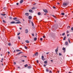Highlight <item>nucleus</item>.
<instances>
[{
  "mask_svg": "<svg viewBox=\"0 0 73 73\" xmlns=\"http://www.w3.org/2000/svg\"><path fill=\"white\" fill-rule=\"evenodd\" d=\"M49 52L46 53V54H49Z\"/></svg>",
  "mask_w": 73,
  "mask_h": 73,
  "instance_id": "nucleus-40",
  "label": "nucleus"
},
{
  "mask_svg": "<svg viewBox=\"0 0 73 73\" xmlns=\"http://www.w3.org/2000/svg\"><path fill=\"white\" fill-rule=\"evenodd\" d=\"M62 50H64V52H65V47H63L62 48Z\"/></svg>",
  "mask_w": 73,
  "mask_h": 73,
  "instance_id": "nucleus-7",
  "label": "nucleus"
},
{
  "mask_svg": "<svg viewBox=\"0 0 73 73\" xmlns=\"http://www.w3.org/2000/svg\"><path fill=\"white\" fill-rule=\"evenodd\" d=\"M1 15H2V16H5V15H6V14H1Z\"/></svg>",
  "mask_w": 73,
  "mask_h": 73,
  "instance_id": "nucleus-12",
  "label": "nucleus"
},
{
  "mask_svg": "<svg viewBox=\"0 0 73 73\" xmlns=\"http://www.w3.org/2000/svg\"><path fill=\"white\" fill-rule=\"evenodd\" d=\"M55 51L56 52H57L58 51V48H57L56 49Z\"/></svg>",
  "mask_w": 73,
  "mask_h": 73,
  "instance_id": "nucleus-14",
  "label": "nucleus"
},
{
  "mask_svg": "<svg viewBox=\"0 0 73 73\" xmlns=\"http://www.w3.org/2000/svg\"><path fill=\"white\" fill-rule=\"evenodd\" d=\"M3 9H5V7H3Z\"/></svg>",
  "mask_w": 73,
  "mask_h": 73,
  "instance_id": "nucleus-51",
  "label": "nucleus"
},
{
  "mask_svg": "<svg viewBox=\"0 0 73 73\" xmlns=\"http://www.w3.org/2000/svg\"><path fill=\"white\" fill-rule=\"evenodd\" d=\"M29 19H32V17L31 16H29Z\"/></svg>",
  "mask_w": 73,
  "mask_h": 73,
  "instance_id": "nucleus-16",
  "label": "nucleus"
},
{
  "mask_svg": "<svg viewBox=\"0 0 73 73\" xmlns=\"http://www.w3.org/2000/svg\"><path fill=\"white\" fill-rule=\"evenodd\" d=\"M18 38L19 39V40L20 39V37L19 36H18Z\"/></svg>",
  "mask_w": 73,
  "mask_h": 73,
  "instance_id": "nucleus-41",
  "label": "nucleus"
},
{
  "mask_svg": "<svg viewBox=\"0 0 73 73\" xmlns=\"http://www.w3.org/2000/svg\"><path fill=\"white\" fill-rule=\"evenodd\" d=\"M32 9H35V7H33L32 8Z\"/></svg>",
  "mask_w": 73,
  "mask_h": 73,
  "instance_id": "nucleus-35",
  "label": "nucleus"
},
{
  "mask_svg": "<svg viewBox=\"0 0 73 73\" xmlns=\"http://www.w3.org/2000/svg\"><path fill=\"white\" fill-rule=\"evenodd\" d=\"M32 36H34V34H32Z\"/></svg>",
  "mask_w": 73,
  "mask_h": 73,
  "instance_id": "nucleus-46",
  "label": "nucleus"
},
{
  "mask_svg": "<svg viewBox=\"0 0 73 73\" xmlns=\"http://www.w3.org/2000/svg\"><path fill=\"white\" fill-rule=\"evenodd\" d=\"M52 16H53V17H54V15H52Z\"/></svg>",
  "mask_w": 73,
  "mask_h": 73,
  "instance_id": "nucleus-58",
  "label": "nucleus"
},
{
  "mask_svg": "<svg viewBox=\"0 0 73 73\" xmlns=\"http://www.w3.org/2000/svg\"><path fill=\"white\" fill-rule=\"evenodd\" d=\"M68 41H69V43H70V39L68 38Z\"/></svg>",
  "mask_w": 73,
  "mask_h": 73,
  "instance_id": "nucleus-31",
  "label": "nucleus"
},
{
  "mask_svg": "<svg viewBox=\"0 0 73 73\" xmlns=\"http://www.w3.org/2000/svg\"><path fill=\"white\" fill-rule=\"evenodd\" d=\"M25 42L26 43H29V41L28 40H26L25 41Z\"/></svg>",
  "mask_w": 73,
  "mask_h": 73,
  "instance_id": "nucleus-9",
  "label": "nucleus"
},
{
  "mask_svg": "<svg viewBox=\"0 0 73 73\" xmlns=\"http://www.w3.org/2000/svg\"><path fill=\"white\" fill-rule=\"evenodd\" d=\"M16 4L17 5H19V3H17Z\"/></svg>",
  "mask_w": 73,
  "mask_h": 73,
  "instance_id": "nucleus-48",
  "label": "nucleus"
},
{
  "mask_svg": "<svg viewBox=\"0 0 73 73\" xmlns=\"http://www.w3.org/2000/svg\"><path fill=\"white\" fill-rule=\"evenodd\" d=\"M22 61L23 62H24V60H22Z\"/></svg>",
  "mask_w": 73,
  "mask_h": 73,
  "instance_id": "nucleus-52",
  "label": "nucleus"
},
{
  "mask_svg": "<svg viewBox=\"0 0 73 73\" xmlns=\"http://www.w3.org/2000/svg\"><path fill=\"white\" fill-rule=\"evenodd\" d=\"M31 23L32 24V25L33 27L34 26V24H33V22L32 21L31 22Z\"/></svg>",
  "mask_w": 73,
  "mask_h": 73,
  "instance_id": "nucleus-20",
  "label": "nucleus"
},
{
  "mask_svg": "<svg viewBox=\"0 0 73 73\" xmlns=\"http://www.w3.org/2000/svg\"><path fill=\"white\" fill-rule=\"evenodd\" d=\"M1 60H2V61H3V60H4V59L3 58H2L1 59Z\"/></svg>",
  "mask_w": 73,
  "mask_h": 73,
  "instance_id": "nucleus-45",
  "label": "nucleus"
},
{
  "mask_svg": "<svg viewBox=\"0 0 73 73\" xmlns=\"http://www.w3.org/2000/svg\"><path fill=\"white\" fill-rule=\"evenodd\" d=\"M57 4H58L59 5H60V3H57Z\"/></svg>",
  "mask_w": 73,
  "mask_h": 73,
  "instance_id": "nucleus-61",
  "label": "nucleus"
},
{
  "mask_svg": "<svg viewBox=\"0 0 73 73\" xmlns=\"http://www.w3.org/2000/svg\"><path fill=\"white\" fill-rule=\"evenodd\" d=\"M44 66H46V65L44 64Z\"/></svg>",
  "mask_w": 73,
  "mask_h": 73,
  "instance_id": "nucleus-56",
  "label": "nucleus"
},
{
  "mask_svg": "<svg viewBox=\"0 0 73 73\" xmlns=\"http://www.w3.org/2000/svg\"><path fill=\"white\" fill-rule=\"evenodd\" d=\"M19 29H20V30H21V29H22L20 27V28H19Z\"/></svg>",
  "mask_w": 73,
  "mask_h": 73,
  "instance_id": "nucleus-50",
  "label": "nucleus"
},
{
  "mask_svg": "<svg viewBox=\"0 0 73 73\" xmlns=\"http://www.w3.org/2000/svg\"><path fill=\"white\" fill-rule=\"evenodd\" d=\"M54 18H56V16H54Z\"/></svg>",
  "mask_w": 73,
  "mask_h": 73,
  "instance_id": "nucleus-62",
  "label": "nucleus"
},
{
  "mask_svg": "<svg viewBox=\"0 0 73 73\" xmlns=\"http://www.w3.org/2000/svg\"><path fill=\"white\" fill-rule=\"evenodd\" d=\"M65 44H66V45H68V43L67 42H65Z\"/></svg>",
  "mask_w": 73,
  "mask_h": 73,
  "instance_id": "nucleus-11",
  "label": "nucleus"
},
{
  "mask_svg": "<svg viewBox=\"0 0 73 73\" xmlns=\"http://www.w3.org/2000/svg\"><path fill=\"white\" fill-rule=\"evenodd\" d=\"M24 2V1L23 0H21L20 2V3H21V4L23 2Z\"/></svg>",
  "mask_w": 73,
  "mask_h": 73,
  "instance_id": "nucleus-6",
  "label": "nucleus"
},
{
  "mask_svg": "<svg viewBox=\"0 0 73 73\" xmlns=\"http://www.w3.org/2000/svg\"><path fill=\"white\" fill-rule=\"evenodd\" d=\"M71 30L72 31H73V27L71 28Z\"/></svg>",
  "mask_w": 73,
  "mask_h": 73,
  "instance_id": "nucleus-42",
  "label": "nucleus"
},
{
  "mask_svg": "<svg viewBox=\"0 0 73 73\" xmlns=\"http://www.w3.org/2000/svg\"><path fill=\"white\" fill-rule=\"evenodd\" d=\"M46 72H49V70L47 69H46Z\"/></svg>",
  "mask_w": 73,
  "mask_h": 73,
  "instance_id": "nucleus-17",
  "label": "nucleus"
},
{
  "mask_svg": "<svg viewBox=\"0 0 73 73\" xmlns=\"http://www.w3.org/2000/svg\"><path fill=\"white\" fill-rule=\"evenodd\" d=\"M53 8H54V9H55V8H56V7H54V6H53Z\"/></svg>",
  "mask_w": 73,
  "mask_h": 73,
  "instance_id": "nucleus-44",
  "label": "nucleus"
},
{
  "mask_svg": "<svg viewBox=\"0 0 73 73\" xmlns=\"http://www.w3.org/2000/svg\"><path fill=\"white\" fill-rule=\"evenodd\" d=\"M9 53H10L9 52H8V54H9Z\"/></svg>",
  "mask_w": 73,
  "mask_h": 73,
  "instance_id": "nucleus-63",
  "label": "nucleus"
},
{
  "mask_svg": "<svg viewBox=\"0 0 73 73\" xmlns=\"http://www.w3.org/2000/svg\"><path fill=\"white\" fill-rule=\"evenodd\" d=\"M36 62H37V63H38V60H37Z\"/></svg>",
  "mask_w": 73,
  "mask_h": 73,
  "instance_id": "nucleus-47",
  "label": "nucleus"
},
{
  "mask_svg": "<svg viewBox=\"0 0 73 73\" xmlns=\"http://www.w3.org/2000/svg\"><path fill=\"white\" fill-rule=\"evenodd\" d=\"M40 40H41V41H42V38H40Z\"/></svg>",
  "mask_w": 73,
  "mask_h": 73,
  "instance_id": "nucleus-38",
  "label": "nucleus"
},
{
  "mask_svg": "<svg viewBox=\"0 0 73 73\" xmlns=\"http://www.w3.org/2000/svg\"><path fill=\"white\" fill-rule=\"evenodd\" d=\"M25 15H26L27 16H28L29 15V13H25Z\"/></svg>",
  "mask_w": 73,
  "mask_h": 73,
  "instance_id": "nucleus-15",
  "label": "nucleus"
},
{
  "mask_svg": "<svg viewBox=\"0 0 73 73\" xmlns=\"http://www.w3.org/2000/svg\"><path fill=\"white\" fill-rule=\"evenodd\" d=\"M36 37H37V33H36Z\"/></svg>",
  "mask_w": 73,
  "mask_h": 73,
  "instance_id": "nucleus-60",
  "label": "nucleus"
},
{
  "mask_svg": "<svg viewBox=\"0 0 73 73\" xmlns=\"http://www.w3.org/2000/svg\"><path fill=\"white\" fill-rule=\"evenodd\" d=\"M34 40H35V41H36V40H37V38H34Z\"/></svg>",
  "mask_w": 73,
  "mask_h": 73,
  "instance_id": "nucleus-22",
  "label": "nucleus"
},
{
  "mask_svg": "<svg viewBox=\"0 0 73 73\" xmlns=\"http://www.w3.org/2000/svg\"><path fill=\"white\" fill-rule=\"evenodd\" d=\"M69 36V34L67 35L68 37Z\"/></svg>",
  "mask_w": 73,
  "mask_h": 73,
  "instance_id": "nucleus-57",
  "label": "nucleus"
},
{
  "mask_svg": "<svg viewBox=\"0 0 73 73\" xmlns=\"http://www.w3.org/2000/svg\"><path fill=\"white\" fill-rule=\"evenodd\" d=\"M16 52H20L21 51V50H16Z\"/></svg>",
  "mask_w": 73,
  "mask_h": 73,
  "instance_id": "nucleus-18",
  "label": "nucleus"
},
{
  "mask_svg": "<svg viewBox=\"0 0 73 73\" xmlns=\"http://www.w3.org/2000/svg\"><path fill=\"white\" fill-rule=\"evenodd\" d=\"M25 67H27L28 66V64H26V65H25Z\"/></svg>",
  "mask_w": 73,
  "mask_h": 73,
  "instance_id": "nucleus-28",
  "label": "nucleus"
},
{
  "mask_svg": "<svg viewBox=\"0 0 73 73\" xmlns=\"http://www.w3.org/2000/svg\"><path fill=\"white\" fill-rule=\"evenodd\" d=\"M43 11L44 12H45V13H48V11L47 10H46V9H43Z\"/></svg>",
  "mask_w": 73,
  "mask_h": 73,
  "instance_id": "nucleus-4",
  "label": "nucleus"
},
{
  "mask_svg": "<svg viewBox=\"0 0 73 73\" xmlns=\"http://www.w3.org/2000/svg\"><path fill=\"white\" fill-rule=\"evenodd\" d=\"M15 24H21V22L20 21H18V22L15 23Z\"/></svg>",
  "mask_w": 73,
  "mask_h": 73,
  "instance_id": "nucleus-5",
  "label": "nucleus"
},
{
  "mask_svg": "<svg viewBox=\"0 0 73 73\" xmlns=\"http://www.w3.org/2000/svg\"><path fill=\"white\" fill-rule=\"evenodd\" d=\"M62 36H64L65 35V33H64L63 34H62Z\"/></svg>",
  "mask_w": 73,
  "mask_h": 73,
  "instance_id": "nucleus-32",
  "label": "nucleus"
},
{
  "mask_svg": "<svg viewBox=\"0 0 73 73\" xmlns=\"http://www.w3.org/2000/svg\"><path fill=\"white\" fill-rule=\"evenodd\" d=\"M13 20H16V19H17V18L16 17H15V18H13Z\"/></svg>",
  "mask_w": 73,
  "mask_h": 73,
  "instance_id": "nucleus-23",
  "label": "nucleus"
},
{
  "mask_svg": "<svg viewBox=\"0 0 73 73\" xmlns=\"http://www.w3.org/2000/svg\"><path fill=\"white\" fill-rule=\"evenodd\" d=\"M19 69V68H20V67H17Z\"/></svg>",
  "mask_w": 73,
  "mask_h": 73,
  "instance_id": "nucleus-59",
  "label": "nucleus"
},
{
  "mask_svg": "<svg viewBox=\"0 0 73 73\" xmlns=\"http://www.w3.org/2000/svg\"><path fill=\"white\" fill-rule=\"evenodd\" d=\"M49 73H52V71H50L49 72Z\"/></svg>",
  "mask_w": 73,
  "mask_h": 73,
  "instance_id": "nucleus-55",
  "label": "nucleus"
},
{
  "mask_svg": "<svg viewBox=\"0 0 73 73\" xmlns=\"http://www.w3.org/2000/svg\"><path fill=\"white\" fill-rule=\"evenodd\" d=\"M25 33H28V29H26L25 30Z\"/></svg>",
  "mask_w": 73,
  "mask_h": 73,
  "instance_id": "nucleus-3",
  "label": "nucleus"
},
{
  "mask_svg": "<svg viewBox=\"0 0 73 73\" xmlns=\"http://www.w3.org/2000/svg\"><path fill=\"white\" fill-rule=\"evenodd\" d=\"M47 62V61L46 60L44 62V64H46Z\"/></svg>",
  "mask_w": 73,
  "mask_h": 73,
  "instance_id": "nucleus-24",
  "label": "nucleus"
},
{
  "mask_svg": "<svg viewBox=\"0 0 73 73\" xmlns=\"http://www.w3.org/2000/svg\"><path fill=\"white\" fill-rule=\"evenodd\" d=\"M43 38H45V36H43Z\"/></svg>",
  "mask_w": 73,
  "mask_h": 73,
  "instance_id": "nucleus-37",
  "label": "nucleus"
},
{
  "mask_svg": "<svg viewBox=\"0 0 73 73\" xmlns=\"http://www.w3.org/2000/svg\"><path fill=\"white\" fill-rule=\"evenodd\" d=\"M11 43H9L8 44V45H9V46H11Z\"/></svg>",
  "mask_w": 73,
  "mask_h": 73,
  "instance_id": "nucleus-34",
  "label": "nucleus"
},
{
  "mask_svg": "<svg viewBox=\"0 0 73 73\" xmlns=\"http://www.w3.org/2000/svg\"><path fill=\"white\" fill-rule=\"evenodd\" d=\"M9 19H12V18L11 17H9Z\"/></svg>",
  "mask_w": 73,
  "mask_h": 73,
  "instance_id": "nucleus-39",
  "label": "nucleus"
},
{
  "mask_svg": "<svg viewBox=\"0 0 73 73\" xmlns=\"http://www.w3.org/2000/svg\"><path fill=\"white\" fill-rule=\"evenodd\" d=\"M38 15H41V13L40 12H39L38 13Z\"/></svg>",
  "mask_w": 73,
  "mask_h": 73,
  "instance_id": "nucleus-30",
  "label": "nucleus"
},
{
  "mask_svg": "<svg viewBox=\"0 0 73 73\" xmlns=\"http://www.w3.org/2000/svg\"><path fill=\"white\" fill-rule=\"evenodd\" d=\"M25 48L26 49H28V47H26V46H25Z\"/></svg>",
  "mask_w": 73,
  "mask_h": 73,
  "instance_id": "nucleus-27",
  "label": "nucleus"
},
{
  "mask_svg": "<svg viewBox=\"0 0 73 73\" xmlns=\"http://www.w3.org/2000/svg\"><path fill=\"white\" fill-rule=\"evenodd\" d=\"M14 53H15V52H16V50H14Z\"/></svg>",
  "mask_w": 73,
  "mask_h": 73,
  "instance_id": "nucleus-54",
  "label": "nucleus"
},
{
  "mask_svg": "<svg viewBox=\"0 0 73 73\" xmlns=\"http://www.w3.org/2000/svg\"><path fill=\"white\" fill-rule=\"evenodd\" d=\"M59 56H62V54H61V53H59Z\"/></svg>",
  "mask_w": 73,
  "mask_h": 73,
  "instance_id": "nucleus-33",
  "label": "nucleus"
},
{
  "mask_svg": "<svg viewBox=\"0 0 73 73\" xmlns=\"http://www.w3.org/2000/svg\"><path fill=\"white\" fill-rule=\"evenodd\" d=\"M3 22L4 23H6V22H5V21L4 20H3Z\"/></svg>",
  "mask_w": 73,
  "mask_h": 73,
  "instance_id": "nucleus-26",
  "label": "nucleus"
},
{
  "mask_svg": "<svg viewBox=\"0 0 73 73\" xmlns=\"http://www.w3.org/2000/svg\"><path fill=\"white\" fill-rule=\"evenodd\" d=\"M14 65H16V62H14Z\"/></svg>",
  "mask_w": 73,
  "mask_h": 73,
  "instance_id": "nucleus-36",
  "label": "nucleus"
},
{
  "mask_svg": "<svg viewBox=\"0 0 73 73\" xmlns=\"http://www.w3.org/2000/svg\"><path fill=\"white\" fill-rule=\"evenodd\" d=\"M27 68H28V69H31V66H28L27 67Z\"/></svg>",
  "mask_w": 73,
  "mask_h": 73,
  "instance_id": "nucleus-19",
  "label": "nucleus"
},
{
  "mask_svg": "<svg viewBox=\"0 0 73 73\" xmlns=\"http://www.w3.org/2000/svg\"><path fill=\"white\" fill-rule=\"evenodd\" d=\"M21 53H23V52H20L17 54L19 55V54H21Z\"/></svg>",
  "mask_w": 73,
  "mask_h": 73,
  "instance_id": "nucleus-10",
  "label": "nucleus"
},
{
  "mask_svg": "<svg viewBox=\"0 0 73 73\" xmlns=\"http://www.w3.org/2000/svg\"><path fill=\"white\" fill-rule=\"evenodd\" d=\"M20 34V33H19L18 34H17V35H19Z\"/></svg>",
  "mask_w": 73,
  "mask_h": 73,
  "instance_id": "nucleus-43",
  "label": "nucleus"
},
{
  "mask_svg": "<svg viewBox=\"0 0 73 73\" xmlns=\"http://www.w3.org/2000/svg\"><path fill=\"white\" fill-rule=\"evenodd\" d=\"M29 12H31V13L32 12V10H29Z\"/></svg>",
  "mask_w": 73,
  "mask_h": 73,
  "instance_id": "nucleus-21",
  "label": "nucleus"
},
{
  "mask_svg": "<svg viewBox=\"0 0 73 73\" xmlns=\"http://www.w3.org/2000/svg\"><path fill=\"white\" fill-rule=\"evenodd\" d=\"M61 15H63V16H64V15H65V13H62Z\"/></svg>",
  "mask_w": 73,
  "mask_h": 73,
  "instance_id": "nucleus-25",
  "label": "nucleus"
},
{
  "mask_svg": "<svg viewBox=\"0 0 73 73\" xmlns=\"http://www.w3.org/2000/svg\"><path fill=\"white\" fill-rule=\"evenodd\" d=\"M10 24H15V22L12 21L10 23Z\"/></svg>",
  "mask_w": 73,
  "mask_h": 73,
  "instance_id": "nucleus-8",
  "label": "nucleus"
},
{
  "mask_svg": "<svg viewBox=\"0 0 73 73\" xmlns=\"http://www.w3.org/2000/svg\"><path fill=\"white\" fill-rule=\"evenodd\" d=\"M16 21H19V20H16Z\"/></svg>",
  "mask_w": 73,
  "mask_h": 73,
  "instance_id": "nucleus-53",
  "label": "nucleus"
},
{
  "mask_svg": "<svg viewBox=\"0 0 73 73\" xmlns=\"http://www.w3.org/2000/svg\"><path fill=\"white\" fill-rule=\"evenodd\" d=\"M66 32H67L66 33H69V31H67Z\"/></svg>",
  "mask_w": 73,
  "mask_h": 73,
  "instance_id": "nucleus-49",
  "label": "nucleus"
},
{
  "mask_svg": "<svg viewBox=\"0 0 73 73\" xmlns=\"http://www.w3.org/2000/svg\"><path fill=\"white\" fill-rule=\"evenodd\" d=\"M66 38V36H65L63 38V40H65Z\"/></svg>",
  "mask_w": 73,
  "mask_h": 73,
  "instance_id": "nucleus-29",
  "label": "nucleus"
},
{
  "mask_svg": "<svg viewBox=\"0 0 73 73\" xmlns=\"http://www.w3.org/2000/svg\"><path fill=\"white\" fill-rule=\"evenodd\" d=\"M63 7H66L68 5V3H64L63 4Z\"/></svg>",
  "mask_w": 73,
  "mask_h": 73,
  "instance_id": "nucleus-1",
  "label": "nucleus"
},
{
  "mask_svg": "<svg viewBox=\"0 0 73 73\" xmlns=\"http://www.w3.org/2000/svg\"><path fill=\"white\" fill-rule=\"evenodd\" d=\"M38 54V52H36L35 54V56H37Z\"/></svg>",
  "mask_w": 73,
  "mask_h": 73,
  "instance_id": "nucleus-13",
  "label": "nucleus"
},
{
  "mask_svg": "<svg viewBox=\"0 0 73 73\" xmlns=\"http://www.w3.org/2000/svg\"><path fill=\"white\" fill-rule=\"evenodd\" d=\"M41 59L43 60V61H44V60H45V58H44V56L42 55L41 56Z\"/></svg>",
  "mask_w": 73,
  "mask_h": 73,
  "instance_id": "nucleus-2",
  "label": "nucleus"
},
{
  "mask_svg": "<svg viewBox=\"0 0 73 73\" xmlns=\"http://www.w3.org/2000/svg\"><path fill=\"white\" fill-rule=\"evenodd\" d=\"M51 61L52 62H53V60H51Z\"/></svg>",
  "mask_w": 73,
  "mask_h": 73,
  "instance_id": "nucleus-64",
  "label": "nucleus"
}]
</instances>
